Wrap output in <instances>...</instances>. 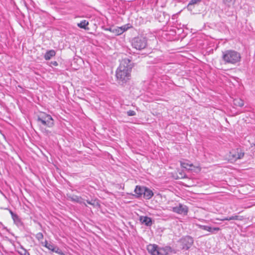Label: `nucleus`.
Instances as JSON below:
<instances>
[{"mask_svg":"<svg viewBox=\"0 0 255 255\" xmlns=\"http://www.w3.org/2000/svg\"><path fill=\"white\" fill-rule=\"evenodd\" d=\"M132 64L128 58L123 59L116 71V77L118 82L120 85L126 83L130 77V72Z\"/></svg>","mask_w":255,"mask_h":255,"instance_id":"1","label":"nucleus"},{"mask_svg":"<svg viewBox=\"0 0 255 255\" xmlns=\"http://www.w3.org/2000/svg\"><path fill=\"white\" fill-rule=\"evenodd\" d=\"M222 60L225 64L236 65L241 61L240 53L234 50H227L222 52Z\"/></svg>","mask_w":255,"mask_h":255,"instance_id":"2","label":"nucleus"},{"mask_svg":"<svg viewBox=\"0 0 255 255\" xmlns=\"http://www.w3.org/2000/svg\"><path fill=\"white\" fill-rule=\"evenodd\" d=\"M37 122L41 128V131L46 135L51 133L49 130L41 127V126H46L48 128H51L54 125V120L50 115L43 113L40 114L37 118Z\"/></svg>","mask_w":255,"mask_h":255,"instance_id":"3","label":"nucleus"},{"mask_svg":"<svg viewBox=\"0 0 255 255\" xmlns=\"http://www.w3.org/2000/svg\"><path fill=\"white\" fill-rule=\"evenodd\" d=\"M131 45L133 48L141 50L146 47L147 40L146 38L143 37H135L131 41Z\"/></svg>","mask_w":255,"mask_h":255,"instance_id":"4","label":"nucleus"},{"mask_svg":"<svg viewBox=\"0 0 255 255\" xmlns=\"http://www.w3.org/2000/svg\"><path fill=\"white\" fill-rule=\"evenodd\" d=\"M179 242L182 246V250H188L193 245L194 240L191 236H186L181 238Z\"/></svg>","mask_w":255,"mask_h":255,"instance_id":"5","label":"nucleus"},{"mask_svg":"<svg viewBox=\"0 0 255 255\" xmlns=\"http://www.w3.org/2000/svg\"><path fill=\"white\" fill-rule=\"evenodd\" d=\"M244 156V152L242 149L237 148L232 149L229 153V159L231 161H236L238 159L242 158Z\"/></svg>","mask_w":255,"mask_h":255,"instance_id":"6","label":"nucleus"},{"mask_svg":"<svg viewBox=\"0 0 255 255\" xmlns=\"http://www.w3.org/2000/svg\"><path fill=\"white\" fill-rule=\"evenodd\" d=\"M172 211L179 214L185 215L188 213V208L186 205L179 204L178 206L172 208Z\"/></svg>","mask_w":255,"mask_h":255,"instance_id":"7","label":"nucleus"},{"mask_svg":"<svg viewBox=\"0 0 255 255\" xmlns=\"http://www.w3.org/2000/svg\"><path fill=\"white\" fill-rule=\"evenodd\" d=\"M139 221L141 224L148 227H150L152 225V220L151 218L147 216H140L139 217Z\"/></svg>","mask_w":255,"mask_h":255,"instance_id":"8","label":"nucleus"},{"mask_svg":"<svg viewBox=\"0 0 255 255\" xmlns=\"http://www.w3.org/2000/svg\"><path fill=\"white\" fill-rule=\"evenodd\" d=\"M172 249L171 247L166 246L163 248H159L158 255H168L172 253Z\"/></svg>","mask_w":255,"mask_h":255,"instance_id":"9","label":"nucleus"},{"mask_svg":"<svg viewBox=\"0 0 255 255\" xmlns=\"http://www.w3.org/2000/svg\"><path fill=\"white\" fill-rule=\"evenodd\" d=\"M159 247L155 245H149L147 246V249L151 255H158Z\"/></svg>","mask_w":255,"mask_h":255,"instance_id":"10","label":"nucleus"},{"mask_svg":"<svg viewBox=\"0 0 255 255\" xmlns=\"http://www.w3.org/2000/svg\"><path fill=\"white\" fill-rule=\"evenodd\" d=\"M69 198L72 201L77 202L87 206V205L86 204L85 202L84 201L83 199L81 197L76 195H72L71 196L69 197Z\"/></svg>","mask_w":255,"mask_h":255,"instance_id":"11","label":"nucleus"},{"mask_svg":"<svg viewBox=\"0 0 255 255\" xmlns=\"http://www.w3.org/2000/svg\"><path fill=\"white\" fill-rule=\"evenodd\" d=\"M153 196V193L152 191L149 188L145 187L144 190L143 197L145 199H150Z\"/></svg>","mask_w":255,"mask_h":255,"instance_id":"12","label":"nucleus"},{"mask_svg":"<svg viewBox=\"0 0 255 255\" xmlns=\"http://www.w3.org/2000/svg\"><path fill=\"white\" fill-rule=\"evenodd\" d=\"M145 187L136 186L134 192L137 197H141L143 194L144 190H145Z\"/></svg>","mask_w":255,"mask_h":255,"instance_id":"13","label":"nucleus"},{"mask_svg":"<svg viewBox=\"0 0 255 255\" xmlns=\"http://www.w3.org/2000/svg\"><path fill=\"white\" fill-rule=\"evenodd\" d=\"M10 214L11 215V217L14 221V222L17 225L19 226L21 225V222L20 221V218L19 217L13 213L11 211H10Z\"/></svg>","mask_w":255,"mask_h":255,"instance_id":"14","label":"nucleus"},{"mask_svg":"<svg viewBox=\"0 0 255 255\" xmlns=\"http://www.w3.org/2000/svg\"><path fill=\"white\" fill-rule=\"evenodd\" d=\"M55 55V51L54 50H50L46 52L44 55V58L45 60H48Z\"/></svg>","mask_w":255,"mask_h":255,"instance_id":"15","label":"nucleus"},{"mask_svg":"<svg viewBox=\"0 0 255 255\" xmlns=\"http://www.w3.org/2000/svg\"><path fill=\"white\" fill-rule=\"evenodd\" d=\"M180 165L183 168L188 170H191V168L193 166V164L187 161H180Z\"/></svg>","mask_w":255,"mask_h":255,"instance_id":"16","label":"nucleus"},{"mask_svg":"<svg viewBox=\"0 0 255 255\" xmlns=\"http://www.w3.org/2000/svg\"><path fill=\"white\" fill-rule=\"evenodd\" d=\"M109 30L117 35H119L123 33V30L120 27L110 28Z\"/></svg>","mask_w":255,"mask_h":255,"instance_id":"17","label":"nucleus"},{"mask_svg":"<svg viewBox=\"0 0 255 255\" xmlns=\"http://www.w3.org/2000/svg\"><path fill=\"white\" fill-rule=\"evenodd\" d=\"M241 220L242 217H240L239 216H237V215H234V216H232L229 217H226V218H223V219H221L220 220L224 221H230V220Z\"/></svg>","mask_w":255,"mask_h":255,"instance_id":"18","label":"nucleus"},{"mask_svg":"<svg viewBox=\"0 0 255 255\" xmlns=\"http://www.w3.org/2000/svg\"><path fill=\"white\" fill-rule=\"evenodd\" d=\"M234 104L235 105L239 107H243L244 105V101L240 99H236L234 100Z\"/></svg>","mask_w":255,"mask_h":255,"instance_id":"19","label":"nucleus"},{"mask_svg":"<svg viewBox=\"0 0 255 255\" xmlns=\"http://www.w3.org/2000/svg\"><path fill=\"white\" fill-rule=\"evenodd\" d=\"M201 0H191L187 5V8L188 9H192V6L195 4L200 2Z\"/></svg>","mask_w":255,"mask_h":255,"instance_id":"20","label":"nucleus"},{"mask_svg":"<svg viewBox=\"0 0 255 255\" xmlns=\"http://www.w3.org/2000/svg\"><path fill=\"white\" fill-rule=\"evenodd\" d=\"M88 25V22H87L86 20H84L81 22L78 23L77 25L78 27L86 29V26Z\"/></svg>","mask_w":255,"mask_h":255,"instance_id":"21","label":"nucleus"},{"mask_svg":"<svg viewBox=\"0 0 255 255\" xmlns=\"http://www.w3.org/2000/svg\"><path fill=\"white\" fill-rule=\"evenodd\" d=\"M87 203L90 205L93 206L94 207L99 206V204L96 200H87Z\"/></svg>","mask_w":255,"mask_h":255,"instance_id":"22","label":"nucleus"},{"mask_svg":"<svg viewBox=\"0 0 255 255\" xmlns=\"http://www.w3.org/2000/svg\"><path fill=\"white\" fill-rule=\"evenodd\" d=\"M52 252L56 253L59 255H65L64 253L57 246H55Z\"/></svg>","mask_w":255,"mask_h":255,"instance_id":"23","label":"nucleus"},{"mask_svg":"<svg viewBox=\"0 0 255 255\" xmlns=\"http://www.w3.org/2000/svg\"><path fill=\"white\" fill-rule=\"evenodd\" d=\"M196 226H198V228H199L200 229L207 231L210 232V229H211V227L204 226V225H199V224H196Z\"/></svg>","mask_w":255,"mask_h":255,"instance_id":"24","label":"nucleus"},{"mask_svg":"<svg viewBox=\"0 0 255 255\" xmlns=\"http://www.w3.org/2000/svg\"><path fill=\"white\" fill-rule=\"evenodd\" d=\"M223 3L226 6L230 7L232 3V0H223Z\"/></svg>","mask_w":255,"mask_h":255,"instance_id":"25","label":"nucleus"},{"mask_svg":"<svg viewBox=\"0 0 255 255\" xmlns=\"http://www.w3.org/2000/svg\"><path fill=\"white\" fill-rule=\"evenodd\" d=\"M22 251L18 252L21 255H30L29 253L23 248L21 247Z\"/></svg>","mask_w":255,"mask_h":255,"instance_id":"26","label":"nucleus"},{"mask_svg":"<svg viewBox=\"0 0 255 255\" xmlns=\"http://www.w3.org/2000/svg\"><path fill=\"white\" fill-rule=\"evenodd\" d=\"M36 238L38 240L40 241L43 238V235L41 233H38L36 235Z\"/></svg>","mask_w":255,"mask_h":255,"instance_id":"27","label":"nucleus"},{"mask_svg":"<svg viewBox=\"0 0 255 255\" xmlns=\"http://www.w3.org/2000/svg\"><path fill=\"white\" fill-rule=\"evenodd\" d=\"M220 230V229L218 227H211V229H210V232L211 233H214L216 232H218Z\"/></svg>","mask_w":255,"mask_h":255,"instance_id":"28","label":"nucleus"},{"mask_svg":"<svg viewBox=\"0 0 255 255\" xmlns=\"http://www.w3.org/2000/svg\"><path fill=\"white\" fill-rule=\"evenodd\" d=\"M55 246H55L53 244L49 243L48 245V246L46 248H47L48 250H49L52 252L53 250H54V248L55 247Z\"/></svg>","mask_w":255,"mask_h":255,"instance_id":"29","label":"nucleus"},{"mask_svg":"<svg viewBox=\"0 0 255 255\" xmlns=\"http://www.w3.org/2000/svg\"><path fill=\"white\" fill-rule=\"evenodd\" d=\"M135 114H136L135 112L134 111H132V110H129L127 112V115L128 116H133L135 115Z\"/></svg>","mask_w":255,"mask_h":255,"instance_id":"30","label":"nucleus"},{"mask_svg":"<svg viewBox=\"0 0 255 255\" xmlns=\"http://www.w3.org/2000/svg\"><path fill=\"white\" fill-rule=\"evenodd\" d=\"M48 243L47 242V241L45 240L44 242H41V244L42 246L47 248V247L48 246Z\"/></svg>","mask_w":255,"mask_h":255,"instance_id":"31","label":"nucleus"},{"mask_svg":"<svg viewBox=\"0 0 255 255\" xmlns=\"http://www.w3.org/2000/svg\"><path fill=\"white\" fill-rule=\"evenodd\" d=\"M120 28H121L123 30V33L128 29V27H127L126 25L120 27Z\"/></svg>","mask_w":255,"mask_h":255,"instance_id":"32","label":"nucleus"},{"mask_svg":"<svg viewBox=\"0 0 255 255\" xmlns=\"http://www.w3.org/2000/svg\"><path fill=\"white\" fill-rule=\"evenodd\" d=\"M52 64H53V65L56 66L58 65V63L56 61L53 62Z\"/></svg>","mask_w":255,"mask_h":255,"instance_id":"33","label":"nucleus"}]
</instances>
